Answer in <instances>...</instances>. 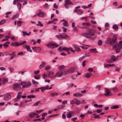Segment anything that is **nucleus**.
<instances>
[{
  "instance_id": "nucleus-2",
  "label": "nucleus",
  "mask_w": 122,
  "mask_h": 122,
  "mask_svg": "<svg viewBox=\"0 0 122 122\" xmlns=\"http://www.w3.org/2000/svg\"><path fill=\"white\" fill-rule=\"evenodd\" d=\"M117 39V36L116 35H114L113 38L111 39V38H108L107 39L106 41H105V43L107 44L109 43L110 44H113L116 43V40Z\"/></svg>"
},
{
  "instance_id": "nucleus-31",
  "label": "nucleus",
  "mask_w": 122,
  "mask_h": 122,
  "mask_svg": "<svg viewBox=\"0 0 122 122\" xmlns=\"http://www.w3.org/2000/svg\"><path fill=\"white\" fill-rule=\"evenodd\" d=\"M62 38L64 39H66L69 38V37L66 34H65V36L62 35Z\"/></svg>"
},
{
  "instance_id": "nucleus-45",
  "label": "nucleus",
  "mask_w": 122,
  "mask_h": 122,
  "mask_svg": "<svg viewBox=\"0 0 122 122\" xmlns=\"http://www.w3.org/2000/svg\"><path fill=\"white\" fill-rule=\"evenodd\" d=\"M3 46L5 48H6L7 47H8L9 45L5 43L3 44Z\"/></svg>"
},
{
  "instance_id": "nucleus-32",
  "label": "nucleus",
  "mask_w": 122,
  "mask_h": 122,
  "mask_svg": "<svg viewBox=\"0 0 122 122\" xmlns=\"http://www.w3.org/2000/svg\"><path fill=\"white\" fill-rule=\"evenodd\" d=\"M36 97L35 95H30L29 96H28L27 97L28 98H34Z\"/></svg>"
},
{
  "instance_id": "nucleus-56",
  "label": "nucleus",
  "mask_w": 122,
  "mask_h": 122,
  "mask_svg": "<svg viewBox=\"0 0 122 122\" xmlns=\"http://www.w3.org/2000/svg\"><path fill=\"white\" fill-rule=\"evenodd\" d=\"M6 69L5 68L3 67H1L0 68V69L1 71H3L5 70Z\"/></svg>"
},
{
  "instance_id": "nucleus-22",
  "label": "nucleus",
  "mask_w": 122,
  "mask_h": 122,
  "mask_svg": "<svg viewBox=\"0 0 122 122\" xmlns=\"http://www.w3.org/2000/svg\"><path fill=\"white\" fill-rule=\"evenodd\" d=\"M112 27L113 29L116 30H117L118 29V27L117 25L116 24L113 25Z\"/></svg>"
},
{
  "instance_id": "nucleus-36",
  "label": "nucleus",
  "mask_w": 122,
  "mask_h": 122,
  "mask_svg": "<svg viewBox=\"0 0 122 122\" xmlns=\"http://www.w3.org/2000/svg\"><path fill=\"white\" fill-rule=\"evenodd\" d=\"M26 49L28 51L30 52H32V51L31 50L30 47L29 46H28Z\"/></svg>"
},
{
  "instance_id": "nucleus-61",
  "label": "nucleus",
  "mask_w": 122,
  "mask_h": 122,
  "mask_svg": "<svg viewBox=\"0 0 122 122\" xmlns=\"http://www.w3.org/2000/svg\"><path fill=\"white\" fill-rule=\"evenodd\" d=\"M44 7L45 8H48V5L47 3H46L44 5Z\"/></svg>"
},
{
  "instance_id": "nucleus-62",
  "label": "nucleus",
  "mask_w": 122,
  "mask_h": 122,
  "mask_svg": "<svg viewBox=\"0 0 122 122\" xmlns=\"http://www.w3.org/2000/svg\"><path fill=\"white\" fill-rule=\"evenodd\" d=\"M50 95L52 97H54L55 96V94L54 93H50Z\"/></svg>"
},
{
  "instance_id": "nucleus-52",
  "label": "nucleus",
  "mask_w": 122,
  "mask_h": 122,
  "mask_svg": "<svg viewBox=\"0 0 122 122\" xmlns=\"http://www.w3.org/2000/svg\"><path fill=\"white\" fill-rule=\"evenodd\" d=\"M26 41H24L21 42L20 43H19V45H21L23 44H26Z\"/></svg>"
},
{
  "instance_id": "nucleus-11",
  "label": "nucleus",
  "mask_w": 122,
  "mask_h": 122,
  "mask_svg": "<svg viewBox=\"0 0 122 122\" xmlns=\"http://www.w3.org/2000/svg\"><path fill=\"white\" fill-rule=\"evenodd\" d=\"M39 12V13L37 14V16L39 17H42L45 15V14L44 13V12L43 11L41 10H40Z\"/></svg>"
},
{
  "instance_id": "nucleus-15",
  "label": "nucleus",
  "mask_w": 122,
  "mask_h": 122,
  "mask_svg": "<svg viewBox=\"0 0 122 122\" xmlns=\"http://www.w3.org/2000/svg\"><path fill=\"white\" fill-rule=\"evenodd\" d=\"M46 65V62L44 61H42L41 62V64L39 66V68L40 69L44 67Z\"/></svg>"
},
{
  "instance_id": "nucleus-25",
  "label": "nucleus",
  "mask_w": 122,
  "mask_h": 122,
  "mask_svg": "<svg viewBox=\"0 0 122 122\" xmlns=\"http://www.w3.org/2000/svg\"><path fill=\"white\" fill-rule=\"evenodd\" d=\"M90 51H92V52L94 53H97L98 51H96V49L95 48H94L93 49H91L90 50Z\"/></svg>"
},
{
  "instance_id": "nucleus-29",
  "label": "nucleus",
  "mask_w": 122,
  "mask_h": 122,
  "mask_svg": "<svg viewBox=\"0 0 122 122\" xmlns=\"http://www.w3.org/2000/svg\"><path fill=\"white\" fill-rule=\"evenodd\" d=\"M65 67V66L63 65L61 66L58 67V69L59 70H62L64 69Z\"/></svg>"
},
{
  "instance_id": "nucleus-10",
  "label": "nucleus",
  "mask_w": 122,
  "mask_h": 122,
  "mask_svg": "<svg viewBox=\"0 0 122 122\" xmlns=\"http://www.w3.org/2000/svg\"><path fill=\"white\" fill-rule=\"evenodd\" d=\"M47 74L46 75V76L49 78L52 77L54 76V73L52 71H48L47 72Z\"/></svg>"
},
{
  "instance_id": "nucleus-42",
  "label": "nucleus",
  "mask_w": 122,
  "mask_h": 122,
  "mask_svg": "<svg viewBox=\"0 0 122 122\" xmlns=\"http://www.w3.org/2000/svg\"><path fill=\"white\" fill-rule=\"evenodd\" d=\"M114 61L111 59L108 60H107V62L108 63H111L113 62Z\"/></svg>"
},
{
  "instance_id": "nucleus-1",
  "label": "nucleus",
  "mask_w": 122,
  "mask_h": 122,
  "mask_svg": "<svg viewBox=\"0 0 122 122\" xmlns=\"http://www.w3.org/2000/svg\"><path fill=\"white\" fill-rule=\"evenodd\" d=\"M88 33L85 32L82 33V35L84 37L90 38L92 36L94 35L95 33L96 32V30L95 29L91 28L88 30Z\"/></svg>"
},
{
  "instance_id": "nucleus-23",
  "label": "nucleus",
  "mask_w": 122,
  "mask_h": 122,
  "mask_svg": "<svg viewBox=\"0 0 122 122\" xmlns=\"http://www.w3.org/2000/svg\"><path fill=\"white\" fill-rule=\"evenodd\" d=\"M91 75L90 73H86L85 74V76L86 78H89L91 76Z\"/></svg>"
},
{
  "instance_id": "nucleus-54",
  "label": "nucleus",
  "mask_w": 122,
  "mask_h": 122,
  "mask_svg": "<svg viewBox=\"0 0 122 122\" xmlns=\"http://www.w3.org/2000/svg\"><path fill=\"white\" fill-rule=\"evenodd\" d=\"M47 115V113H43L42 115V117H44L46 116Z\"/></svg>"
},
{
  "instance_id": "nucleus-57",
  "label": "nucleus",
  "mask_w": 122,
  "mask_h": 122,
  "mask_svg": "<svg viewBox=\"0 0 122 122\" xmlns=\"http://www.w3.org/2000/svg\"><path fill=\"white\" fill-rule=\"evenodd\" d=\"M36 25L37 26H39L41 27L42 26H43V24L41 23H38Z\"/></svg>"
},
{
  "instance_id": "nucleus-50",
  "label": "nucleus",
  "mask_w": 122,
  "mask_h": 122,
  "mask_svg": "<svg viewBox=\"0 0 122 122\" xmlns=\"http://www.w3.org/2000/svg\"><path fill=\"white\" fill-rule=\"evenodd\" d=\"M77 119V117H75L72 118L71 119V120L73 121L74 122H75L76 121V120Z\"/></svg>"
},
{
  "instance_id": "nucleus-8",
  "label": "nucleus",
  "mask_w": 122,
  "mask_h": 122,
  "mask_svg": "<svg viewBox=\"0 0 122 122\" xmlns=\"http://www.w3.org/2000/svg\"><path fill=\"white\" fill-rule=\"evenodd\" d=\"M62 49L67 51V52L69 54H70V52L68 51L69 50H70L73 52H74L75 51V50H73L72 48L71 47L68 48L67 47H65L63 48Z\"/></svg>"
},
{
  "instance_id": "nucleus-53",
  "label": "nucleus",
  "mask_w": 122,
  "mask_h": 122,
  "mask_svg": "<svg viewBox=\"0 0 122 122\" xmlns=\"http://www.w3.org/2000/svg\"><path fill=\"white\" fill-rule=\"evenodd\" d=\"M18 15L17 14H16V15H15L12 17V18L14 19L15 18H16L17 17H18Z\"/></svg>"
},
{
  "instance_id": "nucleus-39",
  "label": "nucleus",
  "mask_w": 122,
  "mask_h": 122,
  "mask_svg": "<svg viewBox=\"0 0 122 122\" xmlns=\"http://www.w3.org/2000/svg\"><path fill=\"white\" fill-rule=\"evenodd\" d=\"M21 21L20 20H18L17 22V24L19 26H20L21 25Z\"/></svg>"
},
{
  "instance_id": "nucleus-41",
  "label": "nucleus",
  "mask_w": 122,
  "mask_h": 122,
  "mask_svg": "<svg viewBox=\"0 0 122 122\" xmlns=\"http://www.w3.org/2000/svg\"><path fill=\"white\" fill-rule=\"evenodd\" d=\"M39 89H41V91L42 92H43L46 90L44 87H43L39 88Z\"/></svg>"
},
{
  "instance_id": "nucleus-20",
  "label": "nucleus",
  "mask_w": 122,
  "mask_h": 122,
  "mask_svg": "<svg viewBox=\"0 0 122 122\" xmlns=\"http://www.w3.org/2000/svg\"><path fill=\"white\" fill-rule=\"evenodd\" d=\"M17 6L18 8L19 11H20L21 9V4L18 1V0H17Z\"/></svg>"
},
{
  "instance_id": "nucleus-51",
  "label": "nucleus",
  "mask_w": 122,
  "mask_h": 122,
  "mask_svg": "<svg viewBox=\"0 0 122 122\" xmlns=\"http://www.w3.org/2000/svg\"><path fill=\"white\" fill-rule=\"evenodd\" d=\"M86 62V61H85L84 60L83 61V62L82 64V65L83 67H84L85 65Z\"/></svg>"
},
{
  "instance_id": "nucleus-3",
  "label": "nucleus",
  "mask_w": 122,
  "mask_h": 122,
  "mask_svg": "<svg viewBox=\"0 0 122 122\" xmlns=\"http://www.w3.org/2000/svg\"><path fill=\"white\" fill-rule=\"evenodd\" d=\"M115 44L113 45V47L114 48H116L115 49L116 52V53L119 52L120 51V49L122 48V41H120L119 44L117 43L116 42Z\"/></svg>"
},
{
  "instance_id": "nucleus-63",
  "label": "nucleus",
  "mask_w": 122,
  "mask_h": 122,
  "mask_svg": "<svg viewBox=\"0 0 122 122\" xmlns=\"http://www.w3.org/2000/svg\"><path fill=\"white\" fill-rule=\"evenodd\" d=\"M91 22L93 24H96V22L95 21L91 20Z\"/></svg>"
},
{
  "instance_id": "nucleus-44",
  "label": "nucleus",
  "mask_w": 122,
  "mask_h": 122,
  "mask_svg": "<svg viewBox=\"0 0 122 122\" xmlns=\"http://www.w3.org/2000/svg\"><path fill=\"white\" fill-rule=\"evenodd\" d=\"M32 49L34 52H37V50L36 49V47H32Z\"/></svg>"
},
{
  "instance_id": "nucleus-58",
  "label": "nucleus",
  "mask_w": 122,
  "mask_h": 122,
  "mask_svg": "<svg viewBox=\"0 0 122 122\" xmlns=\"http://www.w3.org/2000/svg\"><path fill=\"white\" fill-rule=\"evenodd\" d=\"M50 66H46L45 68V69L46 70H47L49 69H50Z\"/></svg>"
},
{
  "instance_id": "nucleus-64",
  "label": "nucleus",
  "mask_w": 122,
  "mask_h": 122,
  "mask_svg": "<svg viewBox=\"0 0 122 122\" xmlns=\"http://www.w3.org/2000/svg\"><path fill=\"white\" fill-rule=\"evenodd\" d=\"M120 71V69L118 67H116L115 68V71L117 72H118Z\"/></svg>"
},
{
  "instance_id": "nucleus-34",
  "label": "nucleus",
  "mask_w": 122,
  "mask_h": 122,
  "mask_svg": "<svg viewBox=\"0 0 122 122\" xmlns=\"http://www.w3.org/2000/svg\"><path fill=\"white\" fill-rule=\"evenodd\" d=\"M40 102V101H38L34 103L33 105L35 106H37L39 105Z\"/></svg>"
},
{
  "instance_id": "nucleus-7",
  "label": "nucleus",
  "mask_w": 122,
  "mask_h": 122,
  "mask_svg": "<svg viewBox=\"0 0 122 122\" xmlns=\"http://www.w3.org/2000/svg\"><path fill=\"white\" fill-rule=\"evenodd\" d=\"M80 7V6H78L76 7V9L74 10V11L77 12H78L80 15H81L83 12V10L82 9H77Z\"/></svg>"
},
{
  "instance_id": "nucleus-12",
  "label": "nucleus",
  "mask_w": 122,
  "mask_h": 122,
  "mask_svg": "<svg viewBox=\"0 0 122 122\" xmlns=\"http://www.w3.org/2000/svg\"><path fill=\"white\" fill-rule=\"evenodd\" d=\"M13 88L14 90H17L20 86V85L19 83H15L13 85Z\"/></svg>"
},
{
  "instance_id": "nucleus-14",
  "label": "nucleus",
  "mask_w": 122,
  "mask_h": 122,
  "mask_svg": "<svg viewBox=\"0 0 122 122\" xmlns=\"http://www.w3.org/2000/svg\"><path fill=\"white\" fill-rule=\"evenodd\" d=\"M71 4L72 2L70 0H67L66 1V3L64 4V5L66 8H67L69 5H71Z\"/></svg>"
},
{
  "instance_id": "nucleus-13",
  "label": "nucleus",
  "mask_w": 122,
  "mask_h": 122,
  "mask_svg": "<svg viewBox=\"0 0 122 122\" xmlns=\"http://www.w3.org/2000/svg\"><path fill=\"white\" fill-rule=\"evenodd\" d=\"M63 75V73L61 71H59L57 72L55 75V76L56 77H61Z\"/></svg>"
},
{
  "instance_id": "nucleus-43",
  "label": "nucleus",
  "mask_w": 122,
  "mask_h": 122,
  "mask_svg": "<svg viewBox=\"0 0 122 122\" xmlns=\"http://www.w3.org/2000/svg\"><path fill=\"white\" fill-rule=\"evenodd\" d=\"M77 97H81L83 95L81 94L79 92H77Z\"/></svg>"
},
{
  "instance_id": "nucleus-24",
  "label": "nucleus",
  "mask_w": 122,
  "mask_h": 122,
  "mask_svg": "<svg viewBox=\"0 0 122 122\" xmlns=\"http://www.w3.org/2000/svg\"><path fill=\"white\" fill-rule=\"evenodd\" d=\"M8 81V79L7 78H4L3 80V83H6Z\"/></svg>"
},
{
  "instance_id": "nucleus-40",
  "label": "nucleus",
  "mask_w": 122,
  "mask_h": 122,
  "mask_svg": "<svg viewBox=\"0 0 122 122\" xmlns=\"http://www.w3.org/2000/svg\"><path fill=\"white\" fill-rule=\"evenodd\" d=\"M85 57H86L85 56H83L82 57H81L79 59V61H81Z\"/></svg>"
},
{
  "instance_id": "nucleus-35",
  "label": "nucleus",
  "mask_w": 122,
  "mask_h": 122,
  "mask_svg": "<svg viewBox=\"0 0 122 122\" xmlns=\"http://www.w3.org/2000/svg\"><path fill=\"white\" fill-rule=\"evenodd\" d=\"M5 19L2 20L0 22V25L3 24L5 22Z\"/></svg>"
},
{
  "instance_id": "nucleus-33",
  "label": "nucleus",
  "mask_w": 122,
  "mask_h": 122,
  "mask_svg": "<svg viewBox=\"0 0 122 122\" xmlns=\"http://www.w3.org/2000/svg\"><path fill=\"white\" fill-rule=\"evenodd\" d=\"M76 104L77 105H80L81 103V102L79 100H76Z\"/></svg>"
},
{
  "instance_id": "nucleus-60",
  "label": "nucleus",
  "mask_w": 122,
  "mask_h": 122,
  "mask_svg": "<svg viewBox=\"0 0 122 122\" xmlns=\"http://www.w3.org/2000/svg\"><path fill=\"white\" fill-rule=\"evenodd\" d=\"M23 55V54L22 52H19L18 53V55H19L21 56H22Z\"/></svg>"
},
{
  "instance_id": "nucleus-4",
  "label": "nucleus",
  "mask_w": 122,
  "mask_h": 122,
  "mask_svg": "<svg viewBox=\"0 0 122 122\" xmlns=\"http://www.w3.org/2000/svg\"><path fill=\"white\" fill-rule=\"evenodd\" d=\"M20 84L23 88L28 87L31 85L30 82L29 81L21 82Z\"/></svg>"
},
{
  "instance_id": "nucleus-9",
  "label": "nucleus",
  "mask_w": 122,
  "mask_h": 122,
  "mask_svg": "<svg viewBox=\"0 0 122 122\" xmlns=\"http://www.w3.org/2000/svg\"><path fill=\"white\" fill-rule=\"evenodd\" d=\"M11 98L10 94L8 93L5 94L3 97L4 99L6 101L10 99Z\"/></svg>"
},
{
  "instance_id": "nucleus-30",
  "label": "nucleus",
  "mask_w": 122,
  "mask_h": 122,
  "mask_svg": "<svg viewBox=\"0 0 122 122\" xmlns=\"http://www.w3.org/2000/svg\"><path fill=\"white\" fill-rule=\"evenodd\" d=\"M119 107V106L118 105H115L111 107V108L112 109H116L117 108Z\"/></svg>"
},
{
  "instance_id": "nucleus-49",
  "label": "nucleus",
  "mask_w": 122,
  "mask_h": 122,
  "mask_svg": "<svg viewBox=\"0 0 122 122\" xmlns=\"http://www.w3.org/2000/svg\"><path fill=\"white\" fill-rule=\"evenodd\" d=\"M94 117L95 119L100 118L99 115L95 116Z\"/></svg>"
},
{
  "instance_id": "nucleus-6",
  "label": "nucleus",
  "mask_w": 122,
  "mask_h": 122,
  "mask_svg": "<svg viewBox=\"0 0 122 122\" xmlns=\"http://www.w3.org/2000/svg\"><path fill=\"white\" fill-rule=\"evenodd\" d=\"M105 93L104 94V95L106 96H111L113 95L112 93H111L109 89L107 88H105Z\"/></svg>"
},
{
  "instance_id": "nucleus-26",
  "label": "nucleus",
  "mask_w": 122,
  "mask_h": 122,
  "mask_svg": "<svg viewBox=\"0 0 122 122\" xmlns=\"http://www.w3.org/2000/svg\"><path fill=\"white\" fill-rule=\"evenodd\" d=\"M82 25H86L87 26H91V24L89 23H82Z\"/></svg>"
},
{
  "instance_id": "nucleus-18",
  "label": "nucleus",
  "mask_w": 122,
  "mask_h": 122,
  "mask_svg": "<svg viewBox=\"0 0 122 122\" xmlns=\"http://www.w3.org/2000/svg\"><path fill=\"white\" fill-rule=\"evenodd\" d=\"M61 21L64 22V23L63 24L64 26L66 27H68V22L67 21L63 19Z\"/></svg>"
},
{
  "instance_id": "nucleus-38",
  "label": "nucleus",
  "mask_w": 122,
  "mask_h": 122,
  "mask_svg": "<svg viewBox=\"0 0 122 122\" xmlns=\"http://www.w3.org/2000/svg\"><path fill=\"white\" fill-rule=\"evenodd\" d=\"M32 81L33 84H38V82L34 80H32Z\"/></svg>"
},
{
  "instance_id": "nucleus-59",
  "label": "nucleus",
  "mask_w": 122,
  "mask_h": 122,
  "mask_svg": "<svg viewBox=\"0 0 122 122\" xmlns=\"http://www.w3.org/2000/svg\"><path fill=\"white\" fill-rule=\"evenodd\" d=\"M56 114H54V115H51L49 116V118H50L51 117H55V116H56Z\"/></svg>"
},
{
  "instance_id": "nucleus-5",
  "label": "nucleus",
  "mask_w": 122,
  "mask_h": 122,
  "mask_svg": "<svg viewBox=\"0 0 122 122\" xmlns=\"http://www.w3.org/2000/svg\"><path fill=\"white\" fill-rule=\"evenodd\" d=\"M49 48H54L55 47H57L59 46V45H56L52 42L46 45Z\"/></svg>"
},
{
  "instance_id": "nucleus-46",
  "label": "nucleus",
  "mask_w": 122,
  "mask_h": 122,
  "mask_svg": "<svg viewBox=\"0 0 122 122\" xmlns=\"http://www.w3.org/2000/svg\"><path fill=\"white\" fill-rule=\"evenodd\" d=\"M36 48L37 51H38V52H40L42 49L40 47H36Z\"/></svg>"
},
{
  "instance_id": "nucleus-48",
  "label": "nucleus",
  "mask_w": 122,
  "mask_h": 122,
  "mask_svg": "<svg viewBox=\"0 0 122 122\" xmlns=\"http://www.w3.org/2000/svg\"><path fill=\"white\" fill-rule=\"evenodd\" d=\"M34 77L35 79H38L40 78V76L38 75H35L34 76Z\"/></svg>"
},
{
  "instance_id": "nucleus-16",
  "label": "nucleus",
  "mask_w": 122,
  "mask_h": 122,
  "mask_svg": "<svg viewBox=\"0 0 122 122\" xmlns=\"http://www.w3.org/2000/svg\"><path fill=\"white\" fill-rule=\"evenodd\" d=\"M90 47V45H86L84 44L82 46H80V47L81 48L84 49H87Z\"/></svg>"
},
{
  "instance_id": "nucleus-27",
  "label": "nucleus",
  "mask_w": 122,
  "mask_h": 122,
  "mask_svg": "<svg viewBox=\"0 0 122 122\" xmlns=\"http://www.w3.org/2000/svg\"><path fill=\"white\" fill-rule=\"evenodd\" d=\"M56 37L59 39H60L62 38V35H57L56 36Z\"/></svg>"
},
{
  "instance_id": "nucleus-19",
  "label": "nucleus",
  "mask_w": 122,
  "mask_h": 122,
  "mask_svg": "<svg viewBox=\"0 0 122 122\" xmlns=\"http://www.w3.org/2000/svg\"><path fill=\"white\" fill-rule=\"evenodd\" d=\"M10 45L13 46H19V43L16 42H12Z\"/></svg>"
},
{
  "instance_id": "nucleus-28",
  "label": "nucleus",
  "mask_w": 122,
  "mask_h": 122,
  "mask_svg": "<svg viewBox=\"0 0 122 122\" xmlns=\"http://www.w3.org/2000/svg\"><path fill=\"white\" fill-rule=\"evenodd\" d=\"M111 58L114 61H115L116 59V56L114 55L112 56H111Z\"/></svg>"
},
{
  "instance_id": "nucleus-55",
  "label": "nucleus",
  "mask_w": 122,
  "mask_h": 122,
  "mask_svg": "<svg viewBox=\"0 0 122 122\" xmlns=\"http://www.w3.org/2000/svg\"><path fill=\"white\" fill-rule=\"evenodd\" d=\"M88 70L89 72H91L93 71V69L92 68H89L88 69Z\"/></svg>"
},
{
  "instance_id": "nucleus-21",
  "label": "nucleus",
  "mask_w": 122,
  "mask_h": 122,
  "mask_svg": "<svg viewBox=\"0 0 122 122\" xmlns=\"http://www.w3.org/2000/svg\"><path fill=\"white\" fill-rule=\"evenodd\" d=\"M36 113H31L29 114V116L31 118H33L34 117L35 115H36Z\"/></svg>"
},
{
  "instance_id": "nucleus-47",
  "label": "nucleus",
  "mask_w": 122,
  "mask_h": 122,
  "mask_svg": "<svg viewBox=\"0 0 122 122\" xmlns=\"http://www.w3.org/2000/svg\"><path fill=\"white\" fill-rule=\"evenodd\" d=\"M72 116L71 114V113L68 114L67 115V117L68 118H70Z\"/></svg>"
},
{
  "instance_id": "nucleus-37",
  "label": "nucleus",
  "mask_w": 122,
  "mask_h": 122,
  "mask_svg": "<svg viewBox=\"0 0 122 122\" xmlns=\"http://www.w3.org/2000/svg\"><path fill=\"white\" fill-rule=\"evenodd\" d=\"M102 41L101 40H99L98 41V45L99 46H101L102 45Z\"/></svg>"
},
{
  "instance_id": "nucleus-17",
  "label": "nucleus",
  "mask_w": 122,
  "mask_h": 122,
  "mask_svg": "<svg viewBox=\"0 0 122 122\" xmlns=\"http://www.w3.org/2000/svg\"><path fill=\"white\" fill-rule=\"evenodd\" d=\"M75 69L74 68H72L70 69L68 71V72L69 73H72L75 71Z\"/></svg>"
}]
</instances>
